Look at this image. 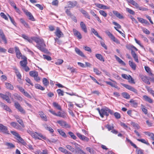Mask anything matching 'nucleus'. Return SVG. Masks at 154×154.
Masks as SVG:
<instances>
[{"instance_id": "44", "label": "nucleus", "mask_w": 154, "mask_h": 154, "mask_svg": "<svg viewBox=\"0 0 154 154\" xmlns=\"http://www.w3.org/2000/svg\"><path fill=\"white\" fill-rule=\"evenodd\" d=\"M35 87L38 89H39L42 90H45V88L41 86L40 85L38 84H35Z\"/></svg>"}, {"instance_id": "7", "label": "nucleus", "mask_w": 154, "mask_h": 154, "mask_svg": "<svg viewBox=\"0 0 154 154\" xmlns=\"http://www.w3.org/2000/svg\"><path fill=\"white\" fill-rule=\"evenodd\" d=\"M76 134L79 138L82 141L85 142H88L89 141V138L79 133H76Z\"/></svg>"}, {"instance_id": "53", "label": "nucleus", "mask_w": 154, "mask_h": 154, "mask_svg": "<svg viewBox=\"0 0 154 154\" xmlns=\"http://www.w3.org/2000/svg\"><path fill=\"white\" fill-rule=\"evenodd\" d=\"M69 70L71 71V72L73 73L76 72V69L74 68L73 67H71L69 66L67 68Z\"/></svg>"}, {"instance_id": "52", "label": "nucleus", "mask_w": 154, "mask_h": 154, "mask_svg": "<svg viewBox=\"0 0 154 154\" xmlns=\"http://www.w3.org/2000/svg\"><path fill=\"white\" fill-rule=\"evenodd\" d=\"M122 76L123 78L128 80L130 79V77H131V76L130 75H128L125 74H122Z\"/></svg>"}, {"instance_id": "20", "label": "nucleus", "mask_w": 154, "mask_h": 154, "mask_svg": "<svg viewBox=\"0 0 154 154\" xmlns=\"http://www.w3.org/2000/svg\"><path fill=\"white\" fill-rule=\"evenodd\" d=\"M143 98L145 101L149 103H153V100L147 96L146 95H143Z\"/></svg>"}, {"instance_id": "50", "label": "nucleus", "mask_w": 154, "mask_h": 154, "mask_svg": "<svg viewBox=\"0 0 154 154\" xmlns=\"http://www.w3.org/2000/svg\"><path fill=\"white\" fill-rule=\"evenodd\" d=\"M68 134L73 139V140H76V136L74 135L73 133L70 131L68 132Z\"/></svg>"}, {"instance_id": "28", "label": "nucleus", "mask_w": 154, "mask_h": 154, "mask_svg": "<svg viewBox=\"0 0 154 154\" xmlns=\"http://www.w3.org/2000/svg\"><path fill=\"white\" fill-rule=\"evenodd\" d=\"M80 11L84 15L85 17H87V18L89 19H90V15H89L88 13L85 10H84L82 9L80 10Z\"/></svg>"}, {"instance_id": "10", "label": "nucleus", "mask_w": 154, "mask_h": 154, "mask_svg": "<svg viewBox=\"0 0 154 154\" xmlns=\"http://www.w3.org/2000/svg\"><path fill=\"white\" fill-rule=\"evenodd\" d=\"M57 123L63 127L68 128H69L70 127V126L65 121L59 120L57 121Z\"/></svg>"}, {"instance_id": "51", "label": "nucleus", "mask_w": 154, "mask_h": 154, "mask_svg": "<svg viewBox=\"0 0 154 154\" xmlns=\"http://www.w3.org/2000/svg\"><path fill=\"white\" fill-rule=\"evenodd\" d=\"M137 140L141 142L142 143H144L146 145H149V144L148 143L147 141H146L144 139H137Z\"/></svg>"}, {"instance_id": "15", "label": "nucleus", "mask_w": 154, "mask_h": 154, "mask_svg": "<svg viewBox=\"0 0 154 154\" xmlns=\"http://www.w3.org/2000/svg\"><path fill=\"white\" fill-rule=\"evenodd\" d=\"M140 77L143 81L146 83L148 85L150 84V83L147 77L142 75H140Z\"/></svg>"}, {"instance_id": "58", "label": "nucleus", "mask_w": 154, "mask_h": 154, "mask_svg": "<svg viewBox=\"0 0 154 154\" xmlns=\"http://www.w3.org/2000/svg\"><path fill=\"white\" fill-rule=\"evenodd\" d=\"M100 14L102 15L104 17H106L107 16V14L103 10H100L99 11Z\"/></svg>"}, {"instance_id": "62", "label": "nucleus", "mask_w": 154, "mask_h": 154, "mask_svg": "<svg viewBox=\"0 0 154 154\" xmlns=\"http://www.w3.org/2000/svg\"><path fill=\"white\" fill-rule=\"evenodd\" d=\"M86 150L88 151L91 154H93L94 153V151L93 149L90 148V147H87L86 148Z\"/></svg>"}, {"instance_id": "6", "label": "nucleus", "mask_w": 154, "mask_h": 154, "mask_svg": "<svg viewBox=\"0 0 154 154\" xmlns=\"http://www.w3.org/2000/svg\"><path fill=\"white\" fill-rule=\"evenodd\" d=\"M22 9L26 15L29 17V20L32 21L35 20L34 17L30 12H29L28 10L25 9L24 8H22Z\"/></svg>"}, {"instance_id": "48", "label": "nucleus", "mask_w": 154, "mask_h": 154, "mask_svg": "<svg viewBox=\"0 0 154 154\" xmlns=\"http://www.w3.org/2000/svg\"><path fill=\"white\" fill-rule=\"evenodd\" d=\"M53 106L58 109L61 110V108L60 106L56 102H54L53 103Z\"/></svg>"}, {"instance_id": "45", "label": "nucleus", "mask_w": 154, "mask_h": 154, "mask_svg": "<svg viewBox=\"0 0 154 154\" xmlns=\"http://www.w3.org/2000/svg\"><path fill=\"white\" fill-rule=\"evenodd\" d=\"M56 116L63 118H64L66 117L65 114L60 112H58L57 113H56Z\"/></svg>"}, {"instance_id": "60", "label": "nucleus", "mask_w": 154, "mask_h": 154, "mask_svg": "<svg viewBox=\"0 0 154 154\" xmlns=\"http://www.w3.org/2000/svg\"><path fill=\"white\" fill-rule=\"evenodd\" d=\"M43 57L44 59H46L48 61H50L51 60V57L48 55L44 54L43 55Z\"/></svg>"}, {"instance_id": "25", "label": "nucleus", "mask_w": 154, "mask_h": 154, "mask_svg": "<svg viewBox=\"0 0 154 154\" xmlns=\"http://www.w3.org/2000/svg\"><path fill=\"white\" fill-rule=\"evenodd\" d=\"M113 13L119 19H122L124 18L123 16L121 15L118 11H112Z\"/></svg>"}, {"instance_id": "37", "label": "nucleus", "mask_w": 154, "mask_h": 154, "mask_svg": "<svg viewBox=\"0 0 154 154\" xmlns=\"http://www.w3.org/2000/svg\"><path fill=\"white\" fill-rule=\"evenodd\" d=\"M44 126L45 127V129L49 131L50 132L53 133L54 132V130L51 127L48 126L47 124H45L44 125Z\"/></svg>"}, {"instance_id": "21", "label": "nucleus", "mask_w": 154, "mask_h": 154, "mask_svg": "<svg viewBox=\"0 0 154 154\" xmlns=\"http://www.w3.org/2000/svg\"><path fill=\"white\" fill-rule=\"evenodd\" d=\"M80 25L81 28L83 31H84L85 33L87 32V29L85 24L83 23V22H81L80 23Z\"/></svg>"}, {"instance_id": "47", "label": "nucleus", "mask_w": 154, "mask_h": 154, "mask_svg": "<svg viewBox=\"0 0 154 154\" xmlns=\"http://www.w3.org/2000/svg\"><path fill=\"white\" fill-rule=\"evenodd\" d=\"M66 147L72 152H75V149L71 146L67 145L66 146Z\"/></svg>"}, {"instance_id": "56", "label": "nucleus", "mask_w": 154, "mask_h": 154, "mask_svg": "<svg viewBox=\"0 0 154 154\" xmlns=\"http://www.w3.org/2000/svg\"><path fill=\"white\" fill-rule=\"evenodd\" d=\"M126 11L128 12L129 13L132 15H134L135 14V12L132 10L128 8H126Z\"/></svg>"}, {"instance_id": "34", "label": "nucleus", "mask_w": 154, "mask_h": 154, "mask_svg": "<svg viewBox=\"0 0 154 154\" xmlns=\"http://www.w3.org/2000/svg\"><path fill=\"white\" fill-rule=\"evenodd\" d=\"M39 115L42 119L45 121H47V119L46 116L42 112H39Z\"/></svg>"}, {"instance_id": "46", "label": "nucleus", "mask_w": 154, "mask_h": 154, "mask_svg": "<svg viewBox=\"0 0 154 154\" xmlns=\"http://www.w3.org/2000/svg\"><path fill=\"white\" fill-rule=\"evenodd\" d=\"M122 95L123 97L127 99H128L130 98V96L127 93L124 92L122 93Z\"/></svg>"}, {"instance_id": "61", "label": "nucleus", "mask_w": 154, "mask_h": 154, "mask_svg": "<svg viewBox=\"0 0 154 154\" xmlns=\"http://www.w3.org/2000/svg\"><path fill=\"white\" fill-rule=\"evenodd\" d=\"M48 141L50 143L52 142L54 143H56L58 141V140L57 139L51 138L50 139H48Z\"/></svg>"}, {"instance_id": "64", "label": "nucleus", "mask_w": 154, "mask_h": 154, "mask_svg": "<svg viewBox=\"0 0 154 154\" xmlns=\"http://www.w3.org/2000/svg\"><path fill=\"white\" fill-rule=\"evenodd\" d=\"M106 83L108 85H109L111 86L112 87L115 88H117V86L115 85L114 84L112 83V82H106Z\"/></svg>"}, {"instance_id": "26", "label": "nucleus", "mask_w": 154, "mask_h": 154, "mask_svg": "<svg viewBox=\"0 0 154 154\" xmlns=\"http://www.w3.org/2000/svg\"><path fill=\"white\" fill-rule=\"evenodd\" d=\"M74 147H75V154H77V152L81 149L80 148V145L77 144V143H74Z\"/></svg>"}, {"instance_id": "54", "label": "nucleus", "mask_w": 154, "mask_h": 154, "mask_svg": "<svg viewBox=\"0 0 154 154\" xmlns=\"http://www.w3.org/2000/svg\"><path fill=\"white\" fill-rule=\"evenodd\" d=\"M127 140L128 141V142H129L131 144V145L133 146L134 148L137 149L138 148L136 146V145L134 144L130 140L128 139V138H127Z\"/></svg>"}, {"instance_id": "49", "label": "nucleus", "mask_w": 154, "mask_h": 154, "mask_svg": "<svg viewBox=\"0 0 154 154\" xmlns=\"http://www.w3.org/2000/svg\"><path fill=\"white\" fill-rule=\"evenodd\" d=\"M141 109L145 114H147L148 113L147 110L145 107V106L143 104L141 105Z\"/></svg>"}, {"instance_id": "27", "label": "nucleus", "mask_w": 154, "mask_h": 154, "mask_svg": "<svg viewBox=\"0 0 154 154\" xmlns=\"http://www.w3.org/2000/svg\"><path fill=\"white\" fill-rule=\"evenodd\" d=\"M75 51L76 53L82 57H84L85 55L78 48H75Z\"/></svg>"}, {"instance_id": "4", "label": "nucleus", "mask_w": 154, "mask_h": 154, "mask_svg": "<svg viewBox=\"0 0 154 154\" xmlns=\"http://www.w3.org/2000/svg\"><path fill=\"white\" fill-rule=\"evenodd\" d=\"M14 106L21 113L24 114L26 113L25 111L23 109L22 107L20 105L18 102H15L14 103Z\"/></svg>"}, {"instance_id": "63", "label": "nucleus", "mask_w": 154, "mask_h": 154, "mask_svg": "<svg viewBox=\"0 0 154 154\" xmlns=\"http://www.w3.org/2000/svg\"><path fill=\"white\" fill-rule=\"evenodd\" d=\"M105 127L107 128L109 131L113 130L114 128V127L112 126H111L109 125H106Z\"/></svg>"}, {"instance_id": "57", "label": "nucleus", "mask_w": 154, "mask_h": 154, "mask_svg": "<svg viewBox=\"0 0 154 154\" xmlns=\"http://www.w3.org/2000/svg\"><path fill=\"white\" fill-rule=\"evenodd\" d=\"M57 92L59 96H63L64 95V92L60 89H59L57 90Z\"/></svg>"}, {"instance_id": "1", "label": "nucleus", "mask_w": 154, "mask_h": 154, "mask_svg": "<svg viewBox=\"0 0 154 154\" xmlns=\"http://www.w3.org/2000/svg\"><path fill=\"white\" fill-rule=\"evenodd\" d=\"M34 40L37 44V47L38 49L45 53H46L47 52V49L45 48L46 45L43 39L39 38H35Z\"/></svg>"}, {"instance_id": "23", "label": "nucleus", "mask_w": 154, "mask_h": 154, "mask_svg": "<svg viewBox=\"0 0 154 154\" xmlns=\"http://www.w3.org/2000/svg\"><path fill=\"white\" fill-rule=\"evenodd\" d=\"M20 21L27 28H30L29 25L27 23L23 18H20Z\"/></svg>"}, {"instance_id": "18", "label": "nucleus", "mask_w": 154, "mask_h": 154, "mask_svg": "<svg viewBox=\"0 0 154 154\" xmlns=\"http://www.w3.org/2000/svg\"><path fill=\"white\" fill-rule=\"evenodd\" d=\"M0 106L7 111L11 112V110L8 106L1 102H0Z\"/></svg>"}, {"instance_id": "14", "label": "nucleus", "mask_w": 154, "mask_h": 154, "mask_svg": "<svg viewBox=\"0 0 154 154\" xmlns=\"http://www.w3.org/2000/svg\"><path fill=\"white\" fill-rule=\"evenodd\" d=\"M74 35L77 37L78 39H81L82 38V36L80 33L75 29H73Z\"/></svg>"}, {"instance_id": "32", "label": "nucleus", "mask_w": 154, "mask_h": 154, "mask_svg": "<svg viewBox=\"0 0 154 154\" xmlns=\"http://www.w3.org/2000/svg\"><path fill=\"white\" fill-rule=\"evenodd\" d=\"M114 57L115 58H116V60L118 62L124 66H125V63L121 59H120L119 57H117L116 55H115L114 56Z\"/></svg>"}, {"instance_id": "33", "label": "nucleus", "mask_w": 154, "mask_h": 154, "mask_svg": "<svg viewBox=\"0 0 154 154\" xmlns=\"http://www.w3.org/2000/svg\"><path fill=\"white\" fill-rule=\"evenodd\" d=\"M131 106L134 107H136L137 106V103L136 101L133 99H131L129 101Z\"/></svg>"}, {"instance_id": "43", "label": "nucleus", "mask_w": 154, "mask_h": 154, "mask_svg": "<svg viewBox=\"0 0 154 154\" xmlns=\"http://www.w3.org/2000/svg\"><path fill=\"white\" fill-rule=\"evenodd\" d=\"M57 131L59 134H60L62 136L64 137H66L67 136L65 133L63 132L62 130L60 129H58Z\"/></svg>"}, {"instance_id": "42", "label": "nucleus", "mask_w": 154, "mask_h": 154, "mask_svg": "<svg viewBox=\"0 0 154 154\" xmlns=\"http://www.w3.org/2000/svg\"><path fill=\"white\" fill-rule=\"evenodd\" d=\"M42 82L44 85L46 86H47L49 84V81L46 78L43 79Z\"/></svg>"}, {"instance_id": "36", "label": "nucleus", "mask_w": 154, "mask_h": 154, "mask_svg": "<svg viewBox=\"0 0 154 154\" xmlns=\"http://www.w3.org/2000/svg\"><path fill=\"white\" fill-rule=\"evenodd\" d=\"M95 57L97 59H99L100 61H102L103 62L104 61V59L103 56L101 54H96L95 55Z\"/></svg>"}, {"instance_id": "40", "label": "nucleus", "mask_w": 154, "mask_h": 154, "mask_svg": "<svg viewBox=\"0 0 154 154\" xmlns=\"http://www.w3.org/2000/svg\"><path fill=\"white\" fill-rule=\"evenodd\" d=\"M91 31L92 32L94 33V34L98 38L101 39H102V37L100 36L98 34V33L95 30V29L94 28H92L91 29Z\"/></svg>"}, {"instance_id": "2", "label": "nucleus", "mask_w": 154, "mask_h": 154, "mask_svg": "<svg viewBox=\"0 0 154 154\" xmlns=\"http://www.w3.org/2000/svg\"><path fill=\"white\" fill-rule=\"evenodd\" d=\"M27 132L30 134L32 137L35 139L40 140L41 139L39 137L44 140L46 139L45 137L43 136L41 134L38 133L36 132H34L30 130H28Z\"/></svg>"}, {"instance_id": "11", "label": "nucleus", "mask_w": 154, "mask_h": 154, "mask_svg": "<svg viewBox=\"0 0 154 154\" xmlns=\"http://www.w3.org/2000/svg\"><path fill=\"white\" fill-rule=\"evenodd\" d=\"M14 49L17 57L18 59H20V58H22V54L20 51L19 48L17 46H15L14 47Z\"/></svg>"}, {"instance_id": "59", "label": "nucleus", "mask_w": 154, "mask_h": 154, "mask_svg": "<svg viewBox=\"0 0 154 154\" xmlns=\"http://www.w3.org/2000/svg\"><path fill=\"white\" fill-rule=\"evenodd\" d=\"M94 71L97 75H100L101 73L100 71H99L98 69L96 68H94Z\"/></svg>"}, {"instance_id": "35", "label": "nucleus", "mask_w": 154, "mask_h": 154, "mask_svg": "<svg viewBox=\"0 0 154 154\" xmlns=\"http://www.w3.org/2000/svg\"><path fill=\"white\" fill-rule=\"evenodd\" d=\"M29 74L33 78L38 75V72L35 71H31L29 72Z\"/></svg>"}, {"instance_id": "39", "label": "nucleus", "mask_w": 154, "mask_h": 154, "mask_svg": "<svg viewBox=\"0 0 154 154\" xmlns=\"http://www.w3.org/2000/svg\"><path fill=\"white\" fill-rule=\"evenodd\" d=\"M131 124L135 129H139L140 128L138 125L137 123H135L134 122H131Z\"/></svg>"}, {"instance_id": "22", "label": "nucleus", "mask_w": 154, "mask_h": 154, "mask_svg": "<svg viewBox=\"0 0 154 154\" xmlns=\"http://www.w3.org/2000/svg\"><path fill=\"white\" fill-rule=\"evenodd\" d=\"M14 117L16 119L17 121L23 127L24 126L23 122L22 120L20 119V117L17 116L16 115L14 116Z\"/></svg>"}, {"instance_id": "31", "label": "nucleus", "mask_w": 154, "mask_h": 154, "mask_svg": "<svg viewBox=\"0 0 154 154\" xmlns=\"http://www.w3.org/2000/svg\"><path fill=\"white\" fill-rule=\"evenodd\" d=\"M144 68L146 71L149 74V75L151 76H152L153 75L151 69L149 66H145Z\"/></svg>"}, {"instance_id": "5", "label": "nucleus", "mask_w": 154, "mask_h": 154, "mask_svg": "<svg viewBox=\"0 0 154 154\" xmlns=\"http://www.w3.org/2000/svg\"><path fill=\"white\" fill-rule=\"evenodd\" d=\"M105 33L108 35V36L114 42L117 44H119V41L109 31H105Z\"/></svg>"}, {"instance_id": "12", "label": "nucleus", "mask_w": 154, "mask_h": 154, "mask_svg": "<svg viewBox=\"0 0 154 154\" xmlns=\"http://www.w3.org/2000/svg\"><path fill=\"white\" fill-rule=\"evenodd\" d=\"M68 8H73L75 6H76L77 4V2L75 1L73 2L69 1L68 2Z\"/></svg>"}, {"instance_id": "55", "label": "nucleus", "mask_w": 154, "mask_h": 154, "mask_svg": "<svg viewBox=\"0 0 154 154\" xmlns=\"http://www.w3.org/2000/svg\"><path fill=\"white\" fill-rule=\"evenodd\" d=\"M63 62V61L62 59H58L57 61L55 62V64L57 65H60L62 64Z\"/></svg>"}, {"instance_id": "17", "label": "nucleus", "mask_w": 154, "mask_h": 154, "mask_svg": "<svg viewBox=\"0 0 154 154\" xmlns=\"http://www.w3.org/2000/svg\"><path fill=\"white\" fill-rule=\"evenodd\" d=\"M22 59H23V60L21 61L20 62V64L21 66L23 67L26 66L27 65V58L24 57V58H22Z\"/></svg>"}, {"instance_id": "24", "label": "nucleus", "mask_w": 154, "mask_h": 154, "mask_svg": "<svg viewBox=\"0 0 154 154\" xmlns=\"http://www.w3.org/2000/svg\"><path fill=\"white\" fill-rule=\"evenodd\" d=\"M10 125L14 128L17 129H19L20 128V126L15 122H11L10 123Z\"/></svg>"}, {"instance_id": "8", "label": "nucleus", "mask_w": 154, "mask_h": 154, "mask_svg": "<svg viewBox=\"0 0 154 154\" xmlns=\"http://www.w3.org/2000/svg\"><path fill=\"white\" fill-rule=\"evenodd\" d=\"M0 132L5 134H9L7 127L1 124H0Z\"/></svg>"}, {"instance_id": "3", "label": "nucleus", "mask_w": 154, "mask_h": 154, "mask_svg": "<svg viewBox=\"0 0 154 154\" xmlns=\"http://www.w3.org/2000/svg\"><path fill=\"white\" fill-rule=\"evenodd\" d=\"M107 107L101 109L100 110L99 108H97V110L98 111L100 116L103 118L104 116H108L109 115L107 112Z\"/></svg>"}, {"instance_id": "13", "label": "nucleus", "mask_w": 154, "mask_h": 154, "mask_svg": "<svg viewBox=\"0 0 154 154\" xmlns=\"http://www.w3.org/2000/svg\"><path fill=\"white\" fill-rule=\"evenodd\" d=\"M55 34L58 37V38H60L62 36H63V34L62 32L60 31V28L57 27L56 28V31L55 32Z\"/></svg>"}, {"instance_id": "9", "label": "nucleus", "mask_w": 154, "mask_h": 154, "mask_svg": "<svg viewBox=\"0 0 154 154\" xmlns=\"http://www.w3.org/2000/svg\"><path fill=\"white\" fill-rule=\"evenodd\" d=\"M123 86L125 88H126L129 90L132 91L134 92L135 94H137V90L134 88V87L128 85L126 84H123Z\"/></svg>"}, {"instance_id": "19", "label": "nucleus", "mask_w": 154, "mask_h": 154, "mask_svg": "<svg viewBox=\"0 0 154 154\" xmlns=\"http://www.w3.org/2000/svg\"><path fill=\"white\" fill-rule=\"evenodd\" d=\"M16 139L18 140V143H21L23 145L26 146L27 145L26 142L20 137V135L17 137Z\"/></svg>"}, {"instance_id": "29", "label": "nucleus", "mask_w": 154, "mask_h": 154, "mask_svg": "<svg viewBox=\"0 0 154 154\" xmlns=\"http://www.w3.org/2000/svg\"><path fill=\"white\" fill-rule=\"evenodd\" d=\"M129 64L133 70H135L136 69V65L132 61L130 60L129 61Z\"/></svg>"}, {"instance_id": "38", "label": "nucleus", "mask_w": 154, "mask_h": 154, "mask_svg": "<svg viewBox=\"0 0 154 154\" xmlns=\"http://www.w3.org/2000/svg\"><path fill=\"white\" fill-rule=\"evenodd\" d=\"M6 88L11 90H13L14 89L13 86L9 83L6 82L5 83Z\"/></svg>"}, {"instance_id": "16", "label": "nucleus", "mask_w": 154, "mask_h": 154, "mask_svg": "<svg viewBox=\"0 0 154 154\" xmlns=\"http://www.w3.org/2000/svg\"><path fill=\"white\" fill-rule=\"evenodd\" d=\"M13 69L14 70V72L16 73L17 76L18 78L20 80H21V75L16 67H14L13 68Z\"/></svg>"}, {"instance_id": "30", "label": "nucleus", "mask_w": 154, "mask_h": 154, "mask_svg": "<svg viewBox=\"0 0 154 154\" xmlns=\"http://www.w3.org/2000/svg\"><path fill=\"white\" fill-rule=\"evenodd\" d=\"M137 18L138 21L142 23H144L147 25H149V23L147 20H144L142 18L140 17H137Z\"/></svg>"}, {"instance_id": "41", "label": "nucleus", "mask_w": 154, "mask_h": 154, "mask_svg": "<svg viewBox=\"0 0 154 154\" xmlns=\"http://www.w3.org/2000/svg\"><path fill=\"white\" fill-rule=\"evenodd\" d=\"M5 144L8 147V148H12L15 147V145L11 143H6Z\"/></svg>"}]
</instances>
